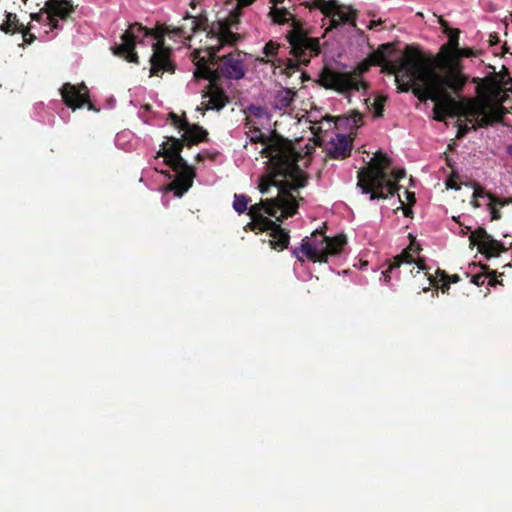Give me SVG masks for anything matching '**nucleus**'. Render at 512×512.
Returning <instances> with one entry per match:
<instances>
[{
    "mask_svg": "<svg viewBox=\"0 0 512 512\" xmlns=\"http://www.w3.org/2000/svg\"><path fill=\"white\" fill-rule=\"evenodd\" d=\"M237 15L230 21L208 22V16L205 10L195 15L186 13L182 19L181 25L171 27L168 25H159L155 29L147 28L139 22L130 24L127 30L121 36V44L112 48L113 53L123 57L130 63H139V57L135 51L136 44L144 43L145 39L153 40L152 55L150 57V76H162L165 72L174 73L175 64L171 60L172 50L165 46L164 38L173 34L175 37L185 40H191L192 36L198 31H205L207 37L216 41L231 42L235 39L231 26L237 22Z\"/></svg>",
    "mask_w": 512,
    "mask_h": 512,
    "instance_id": "obj_1",
    "label": "nucleus"
},
{
    "mask_svg": "<svg viewBox=\"0 0 512 512\" xmlns=\"http://www.w3.org/2000/svg\"><path fill=\"white\" fill-rule=\"evenodd\" d=\"M383 71L395 75V82L400 92L412 91L415 97L421 102L427 100H438L439 91L443 86L449 85L453 88L461 86L457 76L450 74L448 77H441L428 59L421 51L412 45H407L399 62L385 60L382 65Z\"/></svg>",
    "mask_w": 512,
    "mask_h": 512,
    "instance_id": "obj_2",
    "label": "nucleus"
},
{
    "mask_svg": "<svg viewBox=\"0 0 512 512\" xmlns=\"http://www.w3.org/2000/svg\"><path fill=\"white\" fill-rule=\"evenodd\" d=\"M234 35L235 39L231 42L217 41L216 45L207 47L209 64H199L197 67L196 76L209 80L202 94V98L207 99L202 102V105L208 110L219 111L229 103V97L219 83L221 78L240 80L246 74L242 52L236 50L221 57L217 55L224 45L236 43L239 35L236 33Z\"/></svg>",
    "mask_w": 512,
    "mask_h": 512,
    "instance_id": "obj_3",
    "label": "nucleus"
},
{
    "mask_svg": "<svg viewBox=\"0 0 512 512\" xmlns=\"http://www.w3.org/2000/svg\"><path fill=\"white\" fill-rule=\"evenodd\" d=\"M246 135L251 143L264 145L260 153L269 159V173L261 179L290 182L294 190L306 185L307 177L298 165L302 155L295 150L290 141L278 135L267 136L256 129Z\"/></svg>",
    "mask_w": 512,
    "mask_h": 512,
    "instance_id": "obj_4",
    "label": "nucleus"
},
{
    "mask_svg": "<svg viewBox=\"0 0 512 512\" xmlns=\"http://www.w3.org/2000/svg\"><path fill=\"white\" fill-rule=\"evenodd\" d=\"M293 184L290 182H275V180L260 179L259 190L262 194H267L270 187L277 188L276 197L269 199H261L259 203L249 207L248 215L251 221L246 224L244 229L246 231H268L272 224V220L265 214L275 218L277 221L283 220L294 216L299 208L298 201L293 195L295 191L292 188Z\"/></svg>",
    "mask_w": 512,
    "mask_h": 512,
    "instance_id": "obj_5",
    "label": "nucleus"
},
{
    "mask_svg": "<svg viewBox=\"0 0 512 512\" xmlns=\"http://www.w3.org/2000/svg\"><path fill=\"white\" fill-rule=\"evenodd\" d=\"M390 166L391 160L387 154L378 151L369 167L358 171L357 186L362 193L370 194V200L386 199L388 195L398 193L401 188L398 182L405 177L406 172L404 169H394L389 173Z\"/></svg>",
    "mask_w": 512,
    "mask_h": 512,
    "instance_id": "obj_6",
    "label": "nucleus"
},
{
    "mask_svg": "<svg viewBox=\"0 0 512 512\" xmlns=\"http://www.w3.org/2000/svg\"><path fill=\"white\" fill-rule=\"evenodd\" d=\"M506 85L507 82L498 81L496 77L487 78L483 90L479 92L478 97L468 99L460 105V115L479 118L476 124L473 125L474 129L488 127L495 122H501L508 113V109L501 105L500 99Z\"/></svg>",
    "mask_w": 512,
    "mask_h": 512,
    "instance_id": "obj_7",
    "label": "nucleus"
},
{
    "mask_svg": "<svg viewBox=\"0 0 512 512\" xmlns=\"http://www.w3.org/2000/svg\"><path fill=\"white\" fill-rule=\"evenodd\" d=\"M312 237L315 238L313 244L309 241L308 237H305L302 240L301 246L295 248L292 252L300 262L307 258L314 263H327L328 257L340 254L347 243L344 235L328 237L319 230H315L312 233Z\"/></svg>",
    "mask_w": 512,
    "mask_h": 512,
    "instance_id": "obj_8",
    "label": "nucleus"
},
{
    "mask_svg": "<svg viewBox=\"0 0 512 512\" xmlns=\"http://www.w3.org/2000/svg\"><path fill=\"white\" fill-rule=\"evenodd\" d=\"M371 66V63L366 58L351 72H341L324 68L321 72L322 85L325 88L335 90L341 94L367 89L368 84L362 80L361 76L368 72Z\"/></svg>",
    "mask_w": 512,
    "mask_h": 512,
    "instance_id": "obj_9",
    "label": "nucleus"
},
{
    "mask_svg": "<svg viewBox=\"0 0 512 512\" xmlns=\"http://www.w3.org/2000/svg\"><path fill=\"white\" fill-rule=\"evenodd\" d=\"M172 149H160L157 157H163L166 165L170 166L176 173V178L169 184V189L174 191L175 196L181 197L193 184L195 177L194 168L189 166L181 156L180 143L176 142Z\"/></svg>",
    "mask_w": 512,
    "mask_h": 512,
    "instance_id": "obj_10",
    "label": "nucleus"
},
{
    "mask_svg": "<svg viewBox=\"0 0 512 512\" xmlns=\"http://www.w3.org/2000/svg\"><path fill=\"white\" fill-rule=\"evenodd\" d=\"M287 42L290 48L289 54L297 61L299 68L309 65L311 59L321 53L319 38L312 37L310 34L295 35Z\"/></svg>",
    "mask_w": 512,
    "mask_h": 512,
    "instance_id": "obj_11",
    "label": "nucleus"
},
{
    "mask_svg": "<svg viewBox=\"0 0 512 512\" xmlns=\"http://www.w3.org/2000/svg\"><path fill=\"white\" fill-rule=\"evenodd\" d=\"M303 5L310 10L319 9L330 18L331 25L327 31L338 27L340 24L353 23L356 18V10L349 8L348 12H343L337 0H311L310 2H304Z\"/></svg>",
    "mask_w": 512,
    "mask_h": 512,
    "instance_id": "obj_12",
    "label": "nucleus"
},
{
    "mask_svg": "<svg viewBox=\"0 0 512 512\" xmlns=\"http://www.w3.org/2000/svg\"><path fill=\"white\" fill-rule=\"evenodd\" d=\"M469 242L470 246H477L479 253L484 255L486 259L499 257L501 253L507 251L504 244L493 239L483 227H478L475 231L471 232Z\"/></svg>",
    "mask_w": 512,
    "mask_h": 512,
    "instance_id": "obj_13",
    "label": "nucleus"
},
{
    "mask_svg": "<svg viewBox=\"0 0 512 512\" xmlns=\"http://www.w3.org/2000/svg\"><path fill=\"white\" fill-rule=\"evenodd\" d=\"M413 256L410 254L408 250H404L400 255L393 258L390 262L388 268L382 272L384 277V281L389 283L392 274H394L397 278H399L400 273L403 271L410 273L415 276L419 274L421 270H425L426 266L423 260L417 262V266H414Z\"/></svg>",
    "mask_w": 512,
    "mask_h": 512,
    "instance_id": "obj_14",
    "label": "nucleus"
},
{
    "mask_svg": "<svg viewBox=\"0 0 512 512\" xmlns=\"http://www.w3.org/2000/svg\"><path fill=\"white\" fill-rule=\"evenodd\" d=\"M450 74L457 76L459 78V80L462 81L461 82L462 84L458 88H453V87L445 84L443 86V89L441 91H439L438 100H432L435 103V106L433 108V114H434L433 118L437 121H443L446 117L447 109L451 105L456 104L454 99L447 92V89H451L453 92H456V93L460 92L467 82V78L455 68H451L444 75H441V77H448Z\"/></svg>",
    "mask_w": 512,
    "mask_h": 512,
    "instance_id": "obj_15",
    "label": "nucleus"
},
{
    "mask_svg": "<svg viewBox=\"0 0 512 512\" xmlns=\"http://www.w3.org/2000/svg\"><path fill=\"white\" fill-rule=\"evenodd\" d=\"M185 126L182 138L167 137V141L162 143L161 149H172L178 142L182 145L180 146L182 151L185 145L193 146L208 140V132L203 127L191 123H185Z\"/></svg>",
    "mask_w": 512,
    "mask_h": 512,
    "instance_id": "obj_16",
    "label": "nucleus"
},
{
    "mask_svg": "<svg viewBox=\"0 0 512 512\" xmlns=\"http://www.w3.org/2000/svg\"><path fill=\"white\" fill-rule=\"evenodd\" d=\"M47 25L51 30L60 29L59 20H66L74 12L69 0H48L45 4Z\"/></svg>",
    "mask_w": 512,
    "mask_h": 512,
    "instance_id": "obj_17",
    "label": "nucleus"
},
{
    "mask_svg": "<svg viewBox=\"0 0 512 512\" xmlns=\"http://www.w3.org/2000/svg\"><path fill=\"white\" fill-rule=\"evenodd\" d=\"M60 93L65 105L72 110L81 108L89 102L88 88L84 83L78 85L69 82L64 83L60 89Z\"/></svg>",
    "mask_w": 512,
    "mask_h": 512,
    "instance_id": "obj_18",
    "label": "nucleus"
},
{
    "mask_svg": "<svg viewBox=\"0 0 512 512\" xmlns=\"http://www.w3.org/2000/svg\"><path fill=\"white\" fill-rule=\"evenodd\" d=\"M440 23L443 27L444 33H446L449 37V40L446 44L442 45L440 48L439 56L445 62V64L449 65V71L451 68L457 69L460 73V69L457 65H454V53L456 50H459V29L450 28L446 21L443 19L440 20Z\"/></svg>",
    "mask_w": 512,
    "mask_h": 512,
    "instance_id": "obj_19",
    "label": "nucleus"
},
{
    "mask_svg": "<svg viewBox=\"0 0 512 512\" xmlns=\"http://www.w3.org/2000/svg\"><path fill=\"white\" fill-rule=\"evenodd\" d=\"M262 63H271V65L280 69V73L285 75L287 78H291L295 73H298L297 79L303 83L306 80H309L310 77L308 74L298 67L297 61L293 58H275L272 60H266L265 58L258 59Z\"/></svg>",
    "mask_w": 512,
    "mask_h": 512,
    "instance_id": "obj_20",
    "label": "nucleus"
},
{
    "mask_svg": "<svg viewBox=\"0 0 512 512\" xmlns=\"http://www.w3.org/2000/svg\"><path fill=\"white\" fill-rule=\"evenodd\" d=\"M352 151V141L344 134H337L326 146L327 156L333 159H345Z\"/></svg>",
    "mask_w": 512,
    "mask_h": 512,
    "instance_id": "obj_21",
    "label": "nucleus"
},
{
    "mask_svg": "<svg viewBox=\"0 0 512 512\" xmlns=\"http://www.w3.org/2000/svg\"><path fill=\"white\" fill-rule=\"evenodd\" d=\"M277 222V220H272V224L268 228L270 236L272 237V239L269 240V244L272 249L282 251L288 247L290 236L288 231L282 228Z\"/></svg>",
    "mask_w": 512,
    "mask_h": 512,
    "instance_id": "obj_22",
    "label": "nucleus"
},
{
    "mask_svg": "<svg viewBox=\"0 0 512 512\" xmlns=\"http://www.w3.org/2000/svg\"><path fill=\"white\" fill-rule=\"evenodd\" d=\"M362 114L353 110L349 115L338 116L335 120L337 128H345L349 130L357 129L362 122Z\"/></svg>",
    "mask_w": 512,
    "mask_h": 512,
    "instance_id": "obj_23",
    "label": "nucleus"
},
{
    "mask_svg": "<svg viewBox=\"0 0 512 512\" xmlns=\"http://www.w3.org/2000/svg\"><path fill=\"white\" fill-rule=\"evenodd\" d=\"M296 92L294 88H283L277 92L274 99V106L276 109L284 110L291 106Z\"/></svg>",
    "mask_w": 512,
    "mask_h": 512,
    "instance_id": "obj_24",
    "label": "nucleus"
},
{
    "mask_svg": "<svg viewBox=\"0 0 512 512\" xmlns=\"http://www.w3.org/2000/svg\"><path fill=\"white\" fill-rule=\"evenodd\" d=\"M23 24L19 23L17 15L7 12L5 21L0 25V30L7 34H15L22 31Z\"/></svg>",
    "mask_w": 512,
    "mask_h": 512,
    "instance_id": "obj_25",
    "label": "nucleus"
},
{
    "mask_svg": "<svg viewBox=\"0 0 512 512\" xmlns=\"http://www.w3.org/2000/svg\"><path fill=\"white\" fill-rule=\"evenodd\" d=\"M268 16L274 24L283 25L290 22L293 15L286 8L271 7Z\"/></svg>",
    "mask_w": 512,
    "mask_h": 512,
    "instance_id": "obj_26",
    "label": "nucleus"
},
{
    "mask_svg": "<svg viewBox=\"0 0 512 512\" xmlns=\"http://www.w3.org/2000/svg\"><path fill=\"white\" fill-rule=\"evenodd\" d=\"M391 48V44H382L368 56V61L372 66H382L387 59V51Z\"/></svg>",
    "mask_w": 512,
    "mask_h": 512,
    "instance_id": "obj_27",
    "label": "nucleus"
},
{
    "mask_svg": "<svg viewBox=\"0 0 512 512\" xmlns=\"http://www.w3.org/2000/svg\"><path fill=\"white\" fill-rule=\"evenodd\" d=\"M291 30H289L286 34V39L290 40L295 35L305 36L310 34V31L307 30L304 25L305 23L302 20L296 19L294 16L290 20Z\"/></svg>",
    "mask_w": 512,
    "mask_h": 512,
    "instance_id": "obj_28",
    "label": "nucleus"
},
{
    "mask_svg": "<svg viewBox=\"0 0 512 512\" xmlns=\"http://www.w3.org/2000/svg\"><path fill=\"white\" fill-rule=\"evenodd\" d=\"M436 276L439 279V281L442 282L440 289L443 293H446L449 290L451 283H457L460 281L459 275H448L445 271L441 269H437Z\"/></svg>",
    "mask_w": 512,
    "mask_h": 512,
    "instance_id": "obj_29",
    "label": "nucleus"
},
{
    "mask_svg": "<svg viewBox=\"0 0 512 512\" xmlns=\"http://www.w3.org/2000/svg\"><path fill=\"white\" fill-rule=\"evenodd\" d=\"M487 197L490 200L489 210L491 214V220H499L501 219V212L495 208L496 205L504 206L508 203L507 199L497 198L494 194H487Z\"/></svg>",
    "mask_w": 512,
    "mask_h": 512,
    "instance_id": "obj_30",
    "label": "nucleus"
},
{
    "mask_svg": "<svg viewBox=\"0 0 512 512\" xmlns=\"http://www.w3.org/2000/svg\"><path fill=\"white\" fill-rule=\"evenodd\" d=\"M251 202L250 197L244 194H235L233 208L239 214L249 211L248 204Z\"/></svg>",
    "mask_w": 512,
    "mask_h": 512,
    "instance_id": "obj_31",
    "label": "nucleus"
},
{
    "mask_svg": "<svg viewBox=\"0 0 512 512\" xmlns=\"http://www.w3.org/2000/svg\"><path fill=\"white\" fill-rule=\"evenodd\" d=\"M479 267L486 272V278H489V282L488 284L492 287H495L496 285L498 284H502L501 281H499L496 276H497V272L496 271H493V270H490L488 265L486 264H482V263H479L478 264Z\"/></svg>",
    "mask_w": 512,
    "mask_h": 512,
    "instance_id": "obj_32",
    "label": "nucleus"
},
{
    "mask_svg": "<svg viewBox=\"0 0 512 512\" xmlns=\"http://www.w3.org/2000/svg\"><path fill=\"white\" fill-rule=\"evenodd\" d=\"M248 113H249V115L247 117H250L252 119H253V117L257 118V119H261V118L268 119L267 111L265 110V108H263L261 106H254V105L249 106Z\"/></svg>",
    "mask_w": 512,
    "mask_h": 512,
    "instance_id": "obj_33",
    "label": "nucleus"
},
{
    "mask_svg": "<svg viewBox=\"0 0 512 512\" xmlns=\"http://www.w3.org/2000/svg\"><path fill=\"white\" fill-rule=\"evenodd\" d=\"M281 47H282L281 44L270 40L263 47V53L265 54L266 57H273V56L277 55L278 50Z\"/></svg>",
    "mask_w": 512,
    "mask_h": 512,
    "instance_id": "obj_34",
    "label": "nucleus"
},
{
    "mask_svg": "<svg viewBox=\"0 0 512 512\" xmlns=\"http://www.w3.org/2000/svg\"><path fill=\"white\" fill-rule=\"evenodd\" d=\"M169 118L171 119L172 125L181 131H183L185 129V127H186L185 123H189L185 117L181 118L174 112L169 113Z\"/></svg>",
    "mask_w": 512,
    "mask_h": 512,
    "instance_id": "obj_35",
    "label": "nucleus"
},
{
    "mask_svg": "<svg viewBox=\"0 0 512 512\" xmlns=\"http://www.w3.org/2000/svg\"><path fill=\"white\" fill-rule=\"evenodd\" d=\"M465 117L468 122L472 123V125H475L477 122V119H478L476 117H471V116H465ZM470 129L475 130L473 128V126L469 127L467 125H460L458 128L457 137L461 138V137L465 136L470 131Z\"/></svg>",
    "mask_w": 512,
    "mask_h": 512,
    "instance_id": "obj_36",
    "label": "nucleus"
},
{
    "mask_svg": "<svg viewBox=\"0 0 512 512\" xmlns=\"http://www.w3.org/2000/svg\"><path fill=\"white\" fill-rule=\"evenodd\" d=\"M471 56H475L473 49L459 47V50H456L454 53V61L460 57H471Z\"/></svg>",
    "mask_w": 512,
    "mask_h": 512,
    "instance_id": "obj_37",
    "label": "nucleus"
},
{
    "mask_svg": "<svg viewBox=\"0 0 512 512\" xmlns=\"http://www.w3.org/2000/svg\"><path fill=\"white\" fill-rule=\"evenodd\" d=\"M19 33L22 34L24 44L29 45L35 40L34 34H32L30 32V30L28 28H26L25 26L22 28V31H20Z\"/></svg>",
    "mask_w": 512,
    "mask_h": 512,
    "instance_id": "obj_38",
    "label": "nucleus"
},
{
    "mask_svg": "<svg viewBox=\"0 0 512 512\" xmlns=\"http://www.w3.org/2000/svg\"><path fill=\"white\" fill-rule=\"evenodd\" d=\"M493 77H496L498 81H505L507 84L512 83V78H510L508 69L505 67H503L499 74H495Z\"/></svg>",
    "mask_w": 512,
    "mask_h": 512,
    "instance_id": "obj_39",
    "label": "nucleus"
},
{
    "mask_svg": "<svg viewBox=\"0 0 512 512\" xmlns=\"http://www.w3.org/2000/svg\"><path fill=\"white\" fill-rule=\"evenodd\" d=\"M245 127L248 129L246 134L252 133L254 129L260 130L257 122L250 117H246Z\"/></svg>",
    "mask_w": 512,
    "mask_h": 512,
    "instance_id": "obj_40",
    "label": "nucleus"
},
{
    "mask_svg": "<svg viewBox=\"0 0 512 512\" xmlns=\"http://www.w3.org/2000/svg\"><path fill=\"white\" fill-rule=\"evenodd\" d=\"M485 280H486V272L485 271L483 273L476 274V275L472 276V278H471V282L473 284H475L476 286L484 285Z\"/></svg>",
    "mask_w": 512,
    "mask_h": 512,
    "instance_id": "obj_41",
    "label": "nucleus"
},
{
    "mask_svg": "<svg viewBox=\"0 0 512 512\" xmlns=\"http://www.w3.org/2000/svg\"><path fill=\"white\" fill-rule=\"evenodd\" d=\"M490 194L489 192H485L484 188L479 184L474 185L473 198L478 199Z\"/></svg>",
    "mask_w": 512,
    "mask_h": 512,
    "instance_id": "obj_42",
    "label": "nucleus"
},
{
    "mask_svg": "<svg viewBox=\"0 0 512 512\" xmlns=\"http://www.w3.org/2000/svg\"><path fill=\"white\" fill-rule=\"evenodd\" d=\"M45 16H46V11H45V7H44L39 13L32 14L31 19L47 25V20H45Z\"/></svg>",
    "mask_w": 512,
    "mask_h": 512,
    "instance_id": "obj_43",
    "label": "nucleus"
},
{
    "mask_svg": "<svg viewBox=\"0 0 512 512\" xmlns=\"http://www.w3.org/2000/svg\"><path fill=\"white\" fill-rule=\"evenodd\" d=\"M374 108H375V116L381 117L383 115V103L380 100H377L374 103Z\"/></svg>",
    "mask_w": 512,
    "mask_h": 512,
    "instance_id": "obj_44",
    "label": "nucleus"
},
{
    "mask_svg": "<svg viewBox=\"0 0 512 512\" xmlns=\"http://www.w3.org/2000/svg\"><path fill=\"white\" fill-rule=\"evenodd\" d=\"M399 202L401 204L403 214L405 217H410L412 215V209L409 206H403V201L399 198Z\"/></svg>",
    "mask_w": 512,
    "mask_h": 512,
    "instance_id": "obj_45",
    "label": "nucleus"
},
{
    "mask_svg": "<svg viewBox=\"0 0 512 512\" xmlns=\"http://www.w3.org/2000/svg\"><path fill=\"white\" fill-rule=\"evenodd\" d=\"M490 45H496L499 42V37L496 33L490 34L489 36Z\"/></svg>",
    "mask_w": 512,
    "mask_h": 512,
    "instance_id": "obj_46",
    "label": "nucleus"
},
{
    "mask_svg": "<svg viewBox=\"0 0 512 512\" xmlns=\"http://www.w3.org/2000/svg\"><path fill=\"white\" fill-rule=\"evenodd\" d=\"M405 193L407 194V198L410 201V203L414 204L416 201L415 194L413 192H409V191H405Z\"/></svg>",
    "mask_w": 512,
    "mask_h": 512,
    "instance_id": "obj_47",
    "label": "nucleus"
},
{
    "mask_svg": "<svg viewBox=\"0 0 512 512\" xmlns=\"http://www.w3.org/2000/svg\"><path fill=\"white\" fill-rule=\"evenodd\" d=\"M382 23L381 20H378V21H371L368 28L369 29H374L376 26L380 25Z\"/></svg>",
    "mask_w": 512,
    "mask_h": 512,
    "instance_id": "obj_48",
    "label": "nucleus"
},
{
    "mask_svg": "<svg viewBox=\"0 0 512 512\" xmlns=\"http://www.w3.org/2000/svg\"><path fill=\"white\" fill-rule=\"evenodd\" d=\"M501 99V105L508 99L507 90L503 89V95L500 97Z\"/></svg>",
    "mask_w": 512,
    "mask_h": 512,
    "instance_id": "obj_49",
    "label": "nucleus"
},
{
    "mask_svg": "<svg viewBox=\"0 0 512 512\" xmlns=\"http://www.w3.org/2000/svg\"><path fill=\"white\" fill-rule=\"evenodd\" d=\"M198 5V0H191L190 1V7L192 10H195Z\"/></svg>",
    "mask_w": 512,
    "mask_h": 512,
    "instance_id": "obj_50",
    "label": "nucleus"
},
{
    "mask_svg": "<svg viewBox=\"0 0 512 512\" xmlns=\"http://www.w3.org/2000/svg\"><path fill=\"white\" fill-rule=\"evenodd\" d=\"M471 204L474 208H479L481 206L480 203L478 202V199H474V198H473Z\"/></svg>",
    "mask_w": 512,
    "mask_h": 512,
    "instance_id": "obj_51",
    "label": "nucleus"
},
{
    "mask_svg": "<svg viewBox=\"0 0 512 512\" xmlns=\"http://www.w3.org/2000/svg\"><path fill=\"white\" fill-rule=\"evenodd\" d=\"M270 2L273 4L272 7H276L278 4L283 3L284 0H270Z\"/></svg>",
    "mask_w": 512,
    "mask_h": 512,
    "instance_id": "obj_52",
    "label": "nucleus"
},
{
    "mask_svg": "<svg viewBox=\"0 0 512 512\" xmlns=\"http://www.w3.org/2000/svg\"><path fill=\"white\" fill-rule=\"evenodd\" d=\"M428 279H429L431 285H436V279L435 278H433L431 275H429Z\"/></svg>",
    "mask_w": 512,
    "mask_h": 512,
    "instance_id": "obj_53",
    "label": "nucleus"
},
{
    "mask_svg": "<svg viewBox=\"0 0 512 512\" xmlns=\"http://www.w3.org/2000/svg\"><path fill=\"white\" fill-rule=\"evenodd\" d=\"M197 159H198L199 161H202V160L204 159V155H203V154H201V153H199V154L197 155Z\"/></svg>",
    "mask_w": 512,
    "mask_h": 512,
    "instance_id": "obj_54",
    "label": "nucleus"
},
{
    "mask_svg": "<svg viewBox=\"0 0 512 512\" xmlns=\"http://www.w3.org/2000/svg\"><path fill=\"white\" fill-rule=\"evenodd\" d=\"M448 187H450V188H454V189H456V190H459V189H460V187H459V186L452 185V184H448Z\"/></svg>",
    "mask_w": 512,
    "mask_h": 512,
    "instance_id": "obj_55",
    "label": "nucleus"
},
{
    "mask_svg": "<svg viewBox=\"0 0 512 512\" xmlns=\"http://www.w3.org/2000/svg\"><path fill=\"white\" fill-rule=\"evenodd\" d=\"M508 153H509L510 155H512V145H510V146L508 147Z\"/></svg>",
    "mask_w": 512,
    "mask_h": 512,
    "instance_id": "obj_56",
    "label": "nucleus"
},
{
    "mask_svg": "<svg viewBox=\"0 0 512 512\" xmlns=\"http://www.w3.org/2000/svg\"><path fill=\"white\" fill-rule=\"evenodd\" d=\"M217 155H218V153H214L213 155H210L209 157H211V159H213V160H214V159L216 158V156H217Z\"/></svg>",
    "mask_w": 512,
    "mask_h": 512,
    "instance_id": "obj_57",
    "label": "nucleus"
},
{
    "mask_svg": "<svg viewBox=\"0 0 512 512\" xmlns=\"http://www.w3.org/2000/svg\"><path fill=\"white\" fill-rule=\"evenodd\" d=\"M453 220H454V221H456V222H458V223L460 224V222H459L458 218L453 217Z\"/></svg>",
    "mask_w": 512,
    "mask_h": 512,
    "instance_id": "obj_58",
    "label": "nucleus"
},
{
    "mask_svg": "<svg viewBox=\"0 0 512 512\" xmlns=\"http://www.w3.org/2000/svg\"><path fill=\"white\" fill-rule=\"evenodd\" d=\"M509 91H511V92H512V87L509 89Z\"/></svg>",
    "mask_w": 512,
    "mask_h": 512,
    "instance_id": "obj_59",
    "label": "nucleus"
}]
</instances>
